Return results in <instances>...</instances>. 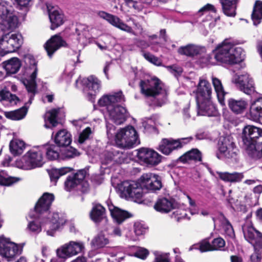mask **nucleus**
<instances>
[{"instance_id": "f257e3e1", "label": "nucleus", "mask_w": 262, "mask_h": 262, "mask_svg": "<svg viewBox=\"0 0 262 262\" xmlns=\"http://www.w3.org/2000/svg\"><path fill=\"white\" fill-rule=\"evenodd\" d=\"M0 54L3 56L19 49L23 43V38L20 33L7 32L17 27L18 19L9 3L5 0H0Z\"/></svg>"}, {"instance_id": "f03ea898", "label": "nucleus", "mask_w": 262, "mask_h": 262, "mask_svg": "<svg viewBox=\"0 0 262 262\" xmlns=\"http://www.w3.org/2000/svg\"><path fill=\"white\" fill-rule=\"evenodd\" d=\"M242 138L245 151L250 158L255 160L262 158V128L246 126L243 129Z\"/></svg>"}, {"instance_id": "7ed1b4c3", "label": "nucleus", "mask_w": 262, "mask_h": 262, "mask_svg": "<svg viewBox=\"0 0 262 262\" xmlns=\"http://www.w3.org/2000/svg\"><path fill=\"white\" fill-rule=\"evenodd\" d=\"M212 89L210 83L205 79L200 78L196 90V101L199 110L198 115L206 113L215 115L217 110L212 102Z\"/></svg>"}, {"instance_id": "20e7f679", "label": "nucleus", "mask_w": 262, "mask_h": 262, "mask_svg": "<svg viewBox=\"0 0 262 262\" xmlns=\"http://www.w3.org/2000/svg\"><path fill=\"white\" fill-rule=\"evenodd\" d=\"M162 187L161 178L159 176L151 172L144 173L137 180L129 198L134 199L135 202H139L142 199L143 189L155 192Z\"/></svg>"}, {"instance_id": "39448f33", "label": "nucleus", "mask_w": 262, "mask_h": 262, "mask_svg": "<svg viewBox=\"0 0 262 262\" xmlns=\"http://www.w3.org/2000/svg\"><path fill=\"white\" fill-rule=\"evenodd\" d=\"M242 49L235 46L229 39L224 40L214 51V57L218 61L233 64L243 59Z\"/></svg>"}, {"instance_id": "423d86ee", "label": "nucleus", "mask_w": 262, "mask_h": 262, "mask_svg": "<svg viewBox=\"0 0 262 262\" xmlns=\"http://www.w3.org/2000/svg\"><path fill=\"white\" fill-rule=\"evenodd\" d=\"M124 97L120 91L112 94L103 95L98 101L100 106H105L110 115H125L128 113L127 108L116 103L124 101Z\"/></svg>"}, {"instance_id": "0eeeda50", "label": "nucleus", "mask_w": 262, "mask_h": 262, "mask_svg": "<svg viewBox=\"0 0 262 262\" xmlns=\"http://www.w3.org/2000/svg\"><path fill=\"white\" fill-rule=\"evenodd\" d=\"M139 139V136L135 128L131 125L121 128L116 134L115 143L122 148L133 147Z\"/></svg>"}, {"instance_id": "6e6552de", "label": "nucleus", "mask_w": 262, "mask_h": 262, "mask_svg": "<svg viewBox=\"0 0 262 262\" xmlns=\"http://www.w3.org/2000/svg\"><path fill=\"white\" fill-rule=\"evenodd\" d=\"M141 92L147 97H156L162 94L164 97L161 105L166 100V91L163 88L161 81L156 77H152L144 80H141L140 82Z\"/></svg>"}, {"instance_id": "1a4fd4ad", "label": "nucleus", "mask_w": 262, "mask_h": 262, "mask_svg": "<svg viewBox=\"0 0 262 262\" xmlns=\"http://www.w3.org/2000/svg\"><path fill=\"white\" fill-rule=\"evenodd\" d=\"M22 249H19L17 244L6 238L3 235L0 236V255L11 261L17 255L20 254Z\"/></svg>"}, {"instance_id": "9d476101", "label": "nucleus", "mask_w": 262, "mask_h": 262, "mask_svg": "<svg viewBox=\"0 0 262 262\" xmlns=\"http://www.w3.org/2000/svg\"><path fill=\"white\" fill-rule=\"evenodd\" d=\"M137 156L141 161L149 167L159 164L162 158L157 152L147 147H141L138 149Z\"/></svg>"}, {"instance_id": "9b49d317", "label": "nucleus", "mask_w": 262, "mask_h": 262, "mask_svg": "<svg viewBox=\"0 0 262 262\" xmlns=\"http://www.w3.org/2000/svg\"><path fill=\"white\" fill-rule=\"evenodd\" d=\"M232 81L240 91L247 95H251L255 91L253 78L247 73L235 75Z\"/></svg>"}, {"instance_id": "f8f14e48", "label": "nucleus", "mask_w": 262, "mask_h": 262, "mask_svg": "<svg viewBox=\"0 0 262 262\" xmlns=\"http://www.w3.org/2000/svg\"><path fill=\"white\" fill-rule=\"evenodd\" d=\"M82 83L83 84V93L89 100L93 101L99 91L101 81L97 77L90 76L83 79Z\"/></svg>"}, {"instance_id": "ddd939ff", "label": "nucleus", "mask_w": 262, "mask_h": 262, "mask_svg": "<svg viewBox=\"0 0 262 262\" xmlns=\"http://www.w3.org/2000/svg\"><path fill=\"white\" fill-rule=\"evenodd\" d=\"M43 151L41 148H36L29 150L23 157V160L31 168L41 167L45 162L43 161Z\"/></svg>"}, {"instance_id": "4468645a", "label": "nucleus", "mask_w": 262, "mask_h": 262, "mask_svg": "<svg viewBox=\"0 0 262 262\" xmlns=\"http://www.w3.org/2000/svg\"><path fill=\"white\" fill-rule=\"evenodd\" d=\"M98 15L101 18L106 20L112 26L119 29L120 30L127 33L135 34L132 27L125 24L118 16L103 11H99L98 12Z\"/></svg>"}, {"instance_id": "2eb2a0df", "label": "nucleus", "mask_w": 262, "mask_h": 262, "mask_svg": "<svg viewBox=\"0 0 262 262\" xmlns=\"http://www.w3.org/2000/svg\"><path fill=\"white\" fill-rule=\"evenodd\" d=\"M88 174H89L88 169L83 168L79 169L76 172L68 176L64 182L65 189L67 191H71L80 185Z\"/></svg>"}, {"instance_id": "dca6fc26", "label": "nucleus", "mask_w": 262, "mask_h": 262, "mask_svg": "<svg viewBox=\"0 0 262 262\" xmlns=\"http://www.w3.org/2000/svg\"><path fill=\"white\" fill-rule=\"evenodd\" d=\"M219 150L223 156L228 159L235 158L239 151L235 144L229 138H225L219 144Z\"/></svg>"}, {"instance_id": "f3484780", "label": "nucleus", "mask_w": 262, "mask_h": 262, "mask_svg": "<svg viewBox=\"0 0 262 262\" xmlns=\"http://www.w3.org/2000/svg\"><path fill=\"white\" fill-rule=\"evenodd\" d=\"M244 236L247 241L253 246L255 251L262 252V233L254 227H250Z\"/></svg>"}, {"instance_id": "a211bd4d", "label": "nucleus", "mask_w": 262, "mask_h": 262, "mask_svg": "<svg viewBox=\"0 0 262 262\" xmlns=\"http://www.w3.org/2000/svg\"><path fill=\"white\" fill-rule=\"evenodd\" d=\"M82 248L81 244L72 241L69 244L62 246L61 249H57V255L59 258L66 259L80 252Z\"/></svg>"}, {"instance_id": "6ab92c4d", "label": "nucleus", "mask_w": 262, "mask_h": 262, "mask_svg": "<svg viewBox=\"0 0 262 262\" xmlns=\"http://www.w3.org/2000/svg\"><path fill=\"white\" fill-rule=\"evenodd\" d=\"M179 203L173 198L162 197L157 200L154 205L155 209L161 213H167L172 210L178 208Z\"/></svg>"}, {"instance_id": "aec40b11", "label": "nucleus", "mask_w": 262, "mask_h": 262, "mask_svg": "<svg viewBox=\"0 0 262 262\" xmlns=\"http://www.w3.org/2000/svg\"><path fill=\"white\" fill-rule=\"evenodd\" d=\"M54 200L53 194L45 192L35 205L34 208L35 212L41 214L48 211Z\"/></svg>"}, {"instance_id": "412c9836", "label": "nucleus", "mask_w": 262, "mask_h": 262, "mask_svg": "<svg viewBox=\"0 0 262 262\" xmlns=\"http://www.w3.org/2000/svg\"><path fill=\"white\" fill-rule=\"evenodd\" d=\"M67 45L66 41L58 35L53 36L45 44L44 47L48 55L51 57L53 54L61 47Z\"/></svg>"}, {"instance_id": "4be33fe9", "label": "nucleus", "mask_w": 262, "mask_h": 262, "mask_svg": "<svg viewBox=\"0 0 262 262\" xmlns=\"http://www.w3.org/2000/svg\"><path fill=\"white\" fill-rule=\"evenodd\" d=\"M202 153L201 151L198 148H193L179 157L176 161L177 162H180L183 164H186L189 161H193L196 163L202 162Z\"/></svg>"}, {"instance_id": "5701e85b", "label": "nucleus", "mask_w": 262, "mask_h": 262, "mask_svg": "<svg viewBox=\"0 0 262 262\" xmlns=\"http://www.w3.org/2000/svg\"><path fill=\"white\" fill-rule=\"evenodd\" d=\"M50 22L51 29L54 30L63 24L64 17L63 14L56 8L51 6H47Z\"/></svg>"}, {"instance_id": "b1692460", "label": "nucleus", "mask_w": 262, "mask_h": 262, "mask_svg": "<svg viewBox=\"0 0 262 262\" xmlns=\"http://www.w3.org/2000/svg\"><path fill=\"white\" fill-rule=\"evenodd\" d=\"M54 142L59 147H67L72 142V135L67 129H60L54 137Z\"/></svg>"}, {"instance_id": "393cba45", "label": "nucleus", "mask_w": 262, "mask_h": 262, "mask_svg": "<svg viewBox=\"0 0 262 262\" xmlns=\"http://www.w3.org/2000/svg\"><path fill=\"white\" fill-rule=\"evenodd\" d=\"M157 149L165 155H170L173 151L178 150L176 139L163 138Z\"/></svg>"}, {"instance_id": "a878e982", "label": "nucleus", "mask_w": 262, "mask_h": 262, "mask_svg": "<svg viewBox=\"0 0 262 262\" xmlns=\"http://www.w3.org/2000/svg\"><path fill=\"white\" fill-rule=\"evenodd\" d=\"M111 214L117 224H120L125 220L132 216L131 213L126 210H123L119 208L112 206L109 207Z\"/></svg>"}, {"instance_id": "bb28decb", "label": "nucleus", "mask_w": 262, "mask_h": 262, "mask_svg": "<svg viewBox=\"0 0 262 262\" xmlns=\"http://www.w3.org/2000/svg\"><path fill=\"white\" fill-rule=\"evenodd\" d=\"M204 48L193 44H189L180 47L178 52L181 55L192 57L204 52Z\"/></svg>"}, {"instance_id": "cd10ccee", "label": "nucleus", "mask_w": 262, "mask_h": 262, "mask_svg": "<svg viewBox=\"0 0 262 262\" xmlns=\"http://www.w3.org/2000/svg\"><path fill=\"white\" fill-rule=\"evenodd\" d=\"M211 82L219 102L222 105H224L225 104L224 98L226 93L224 90L221 80L212 76L211 77Z\"/></svg>"}, {"instance_id": "c85d7f7f", "label": "nucleus", "mask_w": 262, "mask_h": 262, "mask_svg": "<svg viewBox=\"0 0 262 262\" xmlns=\"http://www.w3.org/2000/svg\"><path fill=\"white\" fill-rule=\"evenodd\" d=\"M28 74H30V79L25 83L26 87L28 92H34L36 88L35 79L36 77L37 68L36 63L33 61L32 67L27 70Z\"/></svg>"}, {"instance_id": "c756f323", "label": "nucleus", "mask_w": 262, "mask_h": 262, "mask_svg": "<svg viewBox=\"0 0 262 262\" xmlns=\"http://www.w3.org/2000/svg\"><path fill=\"white\" fill-rule=\"evenodd\" d=\"M220 2L226 15L231 17L235 15L237 0H220Z\"/></svg>"}, {"instance_id": "7c9ffc66", "label": "nucleus", "mask_w": 262, "mask_h": 262, "mask_svg": "<svg viewBox=\"0 0 262 262\" xmlns=\"http://www.w3.org/2000/svg\"><path fill=\"white\" fill-rule=\"evenodd\" d=\"M19 101L15 95L11 94L9 91L3 89L0 91V102L4 105L16 104Z\"/></svg>"}, {"instance_id": "2f4dec72", "label": "nucleus", "mask_w": 262, "mask_h": 262, "mask_svg": "<svg viewBox=\"0 0 262 262\" xmlns=\"http://www.w3.org/2000/svg\"><path fill=\"white\" fill-rule=\"evenodd\" d=\"M105 209L100 204L94 205L90 213V217L95 223L101 222L105 215Z\"/></svg>"}, {"instance_id": "473e14b6", "label": "nucleus", "mask_w": 262, "mask_h": 262, "mask_svg": "<svg viewBox=\"0 0 262 262\" xmlns=\"http://www.w3.org/2000/svg\"><path fill=\"white\" fill-rule=\"evenodd\" d=\"M26 148V143L22 140L14 139L9 143L10 151L14 156H17L23 154Z\"/></svg>"}, {"instance_id": "72a5a7b5", "label": "nucleus", "mask_w": 262, "mask_h": 262, "mask_svg": "<svg viewBox=\"0 0 262 262\" xmlns=\"http://www.w3.org/2000/svg\"><path fill=\"white\" fill-rule=\"evenodd\" d=\"M247 105V102L243 99H230L228 100L229 107L234 113L237 114L243 113Z\"/></svg>"}, {"instance_id": "f704fd0d", "label": "nucleus", "mask_w": 262, "mask_h": 262, "mask_svg": "<svg viewBox=\"0 0 262 262\" xmlns=\"http://www.w3.org/2000/svg\"><path fill=\"white\" fill-rule=\"evenodd\" d=\"M3 67L7 73L15 74L21 67L20 61L14 57L3 62Z\"/></svg>"}, {"instance_id": "c9c22d12", "label": "nucleus", "mask_w": 262, "mask_h": 262, "mask_svg": "<svg viewBox=\"0 0 262 262\" xmlns=\"http://www.w3.org/2000/svg\"><path fill=\"white\" fill-rule=\"evenodd\" d=\"M217 174L220 179L225 182H239L242 181L244 178L243 173L234 172L233 173L229 172H217Z\"/></svg>"}, {"instance_id": "e433bc0d", "label": "nucleus", "mask_w": 262, "mask_h": 262, "mask_svg": "<svg viewBox=\"0 0 262 262\" xmlns=\"http://www.w3.org/2000/svg\"><path fill=\"white\" fill-rule=\"evenodd\" d=\"M57 147L54 144L45 145L41 149L43 153L46 152V157L49 160L54 161L57 160L60 156Z\"/></svg>"}, {"instance_id": "4c0bfd02", "label": "nucleus", "mask_w": 262, "mask_h": 262, "mask_svg": "<svg viewBox=\"0 0 262 262\" xmlns=\"http://www.w3.org/2000/svg\"><path fill=\"white\" fill-rule=\"evenodd\" d=\"M72 169L70 167H61L60 168H52L48 171L51 181L56 183L59 178L67 173L72 171Z\"/></svg>"}, {"instance_id": "58836bf2", "label": "nucleus", "mask_w": 262, "mask_h": 262, "mask_svg": "<svg viewBox=\"0 0 262 262\" xmlns=\"http://www.w3.org/2000/svg\"><path fill=\"white\" fill-rule=\"evenodd\" d=\"M20 180L19 178L9 176L5 170L0 171V185L1 186H11Z\"/></svg>"}, {"instance_id": "ea45409f", "label": "nucleus", "mask_w": 262, "mask_h": 262, "mask_svg": "<svg viewBox=\"0 0 262 262\" xmlns=\"http://www.w3.org/2000/svg\"><path fill=\"white\" fill-rule=\"evenodd\" d=\"M44 126L47 128L55 127L58 124H62L64 119L59 117V116H44Z\"/></svg>"}, {"instance_id": "a19ab883", "label": "nucleus", "mask_w": 262, "mask_h": 262, "mask_svg": "<svg viewBox=\"0 0 262 262\" xmlns=\"http://www.w3.org/2000/svg\"><path fill=\"white\" fill-rule=\"evenodd\" d=\"M50 224V230H48L47 233L48 235L53 236L55 231L58 230L60 225L62 224V220L59 218L58 213H54L53 214Z\"/></svg>"}, {"instance_id": "79ce46f5", "label": "nucleus", "mask_w": 262, "mask_h": 262, "mask_svg": "<svg viewBox=\"0 0 262 262\" xmlns=\"http://www.w3.org/2000/svg\"><path fill=\"white\" fill-rule=\"evenodd\" d=\"M252 19L254 25H257L262 19V2L255 3L252 14Z\"/></svg>"}, {"instance_id": "37998d69", "label": "nucleus", "mask_w": 262, "mask_h": 262, "mask_svg": "<svg viewBox=\"0 0 262 262\" xmlns=\"http://www.w3.org/2000/svg\"><path fill=\"white\" fill-rule=\"evenodd\" d=\"M136 183L137 182L135 181H125L121 183L119 189L125 196L130 197Z\"/></svg>"}, {"instance_id": "c03bdc74", "label": "nucleus", "mask_w": 262, "mask_h": 262, "mask_svg": "<svg viewBox=\"0 0 262 262\" xmlns=\"http://www.w3.org/2000/svg\"><path fill=\"white\" fill-rule=\"evenodd\" d=\"M251 115H262V95L251 102L250 108Z\"/></svg>"}, {"instance_id": "a18cd8bd", "label": "nucleus", "mask_w": 262, "mask_h": 262, "mask_svg": "<svg viewBox=\"0 0 262 262\" xmlns=\"http://www.w3.org/2000/svg\"><path fill=\"white\" fill-rule=\"evenodd\" d=\"M108 243V239L103 234H98L92 241V245L96 248H102Z\"/></svg>"}, {"instance_id": "49530a36", "label": "nucleus", "mask_w": 262, "mask_h": 262, "mask_svg": "<svg viewBox=\"0 0 262 262\" xmlns=\"http://www.w3.org/2000/svg\"><path fill=\"white\" fill-rule=\"evenodd\" d=\"M64 148L65 149L61 151V155L63 159H70L77 155L76 149L69 146Z\"/></svg>"}, {"instance_id": "de8ad7c7", "label": "nucleus", "mask_w": 262, "mask_h": 262, "mask_svg": "<svg viewBox=\"0 0 262 262\" xmlns=\"http://www.w3.org/2000/svg\"><path fill=\"white\" fill-rule=\"evenodd\" d=\"M225 246V241L223 238L221 237L214 238L211 242L212 251L224 250V248Z\"/></svg>"}, {"instance_id": "09e8293b", "label": "nucleus", "mask_w": 262, "mask_h": 262, "mask_svg": "<svg viewBox=\"0 0 262 262\" xmlns=\"http://www.w3.org/2000/svg\"><path fill=\"white\" fill-rule=\"evenodd\" d=\"M199 250L201 252L212 251L211 243H210L209 238H205L202 240L198 245Z\"/></svg>"}, {"instance_id": "8fccbe9b", "label": "nucleus", "mask_w": 262, "mask_h": 262, "mask_svg": "<svg viewBox=\"0 0 262 262\" xmlns=\"http://www.w3.org/2000/svg\"><path fill=\"white\" fill-rule=\"evenodd\" d=\"M92 133L91 128L90 127H86L80 134L78 138V142L80 144L83 143L88 140Z\"/></svg>"}, {"instance_id": "3c124183", "label": "nucleus", "mask_w": 262, "mask_h": 262, "mask_svg": "<svg viewBox=\"0 0 262 262\" xmlns=\"http://www.w3.org/2000/svg\"><path fill=\"white\" fill-rule=\"evenodd\" d=\"M144 58L150 62L151 63L154 64L155 65L159 66L161 65V60L157 57L154 55L151 54L149 53H145L143 55Z\"/></svg>"}, {"instance_id": "603ef678", "label": "nucleus", "mask_w": 262, "mask_h": 262, "mask_svg": "<svg viewBox=\"0 0 262 262\" xmlns=\"http://www.w3.org/2000/svg\"><path fill=\"white\" fill-rule=\"evenodd\" d=\"M28 228L31 232L36 234L39 233L41 231V227L40 225L34 221H31L29 223Z\"/></svg>"}, {"instance_id": "864d4df0", "label": "nucleus", "mask_w": 262, "mask_h": 262, "mask_svg": "<svg viewBox=\"0 0 262 262\" xmlns=\"http://www.w3.org/2000/svg\"><path fill=\"white\" fill-rule=\"evenodd\" d=\"M224 229L226 234L228 236L231 237L234 236L235 234L233 227L231 223H230V222L229 221V220H228L227 219L225 220V223L224 225Z\"/></svg>"}, {"instance_id": "5fc2aeb1", "label": "nucleus", "mask_w": 262, "mask_h": 262, "mask_svg": "<svg viewBox=\"0 0 262 262\" xmlns=\"http://www.w3.org/2000/svg\"><path fill=\"white\" fill-rule=\"evenodd\" d=\"M146 228L145 226L140 223H135L134 225V232L136 235L140 236L145 233Z\"/></svg>"}, {"instance_id": "6e6d98bb", "label": "nucleus", "mask_w": 262, "mask_h": 262, "mask_svg": "<svg viewBox=\"0 0 262 262\" xmlns=\"http://www.w3.org/2000/svg\"><path fill=\"white\" fill-rule=\"evenodd\" d=\"M192 139L193 138L192 137L176 139L178 149L182 148L184 145L191 141Z\"/></svg>"}, {"instance_id": "4d7b16f0", "label": "nucleus", "mask_w": 262, "mask_h": 262, "mask_svg": "<svg viewBox=\"0 0 262 262\" xmlns=\"http://www.w3.org/2000/svg\"><path fill=\"white\" fill-rule=\"evenodd\" d=\"M119 154V151L116 150L108 151L105 154V158L107 160H108L111 161L117 162V158L116 157Z\"/></svg>"}, {"instance_id": "13d9d810", "label": "nucleus", "mask_w": 262, "mask_h": 262, "mask_svg": "<svg viewBox=\"0 0 262 262\" xmlns=\"http://www.w3.org/2000/svg\"><path fill=\"white\" fill-rule=\"evenodd\" d=\"M110 119L116 125L123 123L126 120V116H109Z\"/></svg>"}, {"instance_id": "bf43d9fd", "label": "nucleus", "mask_w": 262, "mask_h": 262, "mask_svg": "<svg viewBox=\"0 0 262 262\" xmlns=\"http://www.w3.org/2000/svg\"><path fill=\"white\" fill-rule=\"evenodd\" d=\"M27 112L28 108L26 106H24L14 111H11L10 112H5V115H26Z\"/></svg>"}, {"instance_id": "052dcab7", "label": "nucleus", "mask_w": 262, "mask_h": 262, "mask_svg": "<svg viewBox=\"0 0 262 262\" xmlns=\"http://www.w3.org/2000/svg\"><path fill=\"white\" fill-rule=\"evenodd\" d=\"M80 185H81L80 191L82 193H87L90 190V185L89 182L84 179L82 180Z\"/></svg>"}, {"instance_id": "680f3d73", "label": "nucleus", "mask_w": 262, "mask_h": 262, "mask_svg": "<svg viewBox=\"0 0 262 262\" xmlns=\"http://www.w3.org/2000/svg\"><path fill=\"white\" fill-rule=\"evenodd\" d=\"M148 254V251L145 249H143L137 251L135 253V255L136 257L138 258H141L142 259H144L146 258Z\"/></svg>"}, {"instance_id": "e2e57ef3", "label": "nucleus", "mask_w": 262, "mask_h": 262, "mask_svg": "<svg viewBox=\"0 0 262 262\" xmlns=\"http://www.w3.org/2000/svg\"><path fill=\"white\" fill-rule=\"evenodd\" d=\"M166 68L175 76L177 75H179L182 72V68L175 65L172 66H168Z\"/></svg>"}, {"instance_id": "0e129e2a", "label": "nucleus", "mask_w": 262, "mask_h": 262, "mask_svg": "<svg viewBox=\"0 0 262 262\" xmlns=\"http://www.w3.org/2000/svg\"><path fill=\"white\" fill-rule=\"evenodd\" d=\"M49 113L50 115H58L66 113L63 107H55L51 109Z\"/></svg>"}, {"instance_id": "69168bd1", "label": "nucleus", "mask_w": 262, "mask_h": 262, "mask_svg": "<svg viewBox=\"0 0 262 262\" xmlns=\"http://www.w3.org/2000/svg\"><path fill=\"white\" fill-rule=\"evenodd\" d=\"M261 252L255 251V252L250 256L251 262H260Z\"/></svg>"}, {"instance_id": "338daca9", "label": "nucleus", "mask_w": 262, "mask_h": 262, "mask_svg": "<svg viewBox=\"0 0 262 262\" xmlns=\"http://www.w3.org/2000/svg\"><path fill=\"white\" fill-rule=\"evenodd\" d=\"M209 10H211L213 12L215 11L214 6L211 4H208L200 9L199 12H206Z\"/></svg>"}, {"instance_id": "774afa93", "label": "nucleus", "mask_w": 262, "mask_h": 262, "mask_svg": "<svg viewBox=\"0 0 262 262\" xmlns=\"http://www.w3.org/2000/svg\"><path fill=\"white\" fill-rule=\"evenodd\" d=\"M12 158L10 156H6L2 162L3 166H8L12 161Z\"/></svg>"}]
</instances>
